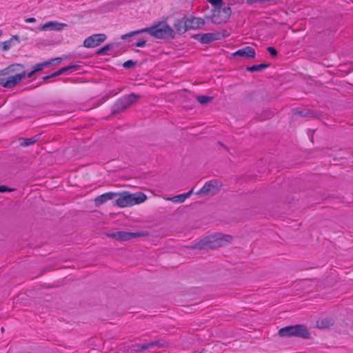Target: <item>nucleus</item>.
Segmentation results:
<instances>
[{"instance_id": "45", "label": "nucleus", "mask_w": 353, "mask_h": 353, "mask_svg": "<svg viewBox=\"0 0 353 353\" xmlns=\"http://www.w3.org/2000/svg\"><path fill=\"white\" fill-rule=\"evenodd\" d=\"M2 35V30H0V37Z\"/></svg>"}, {"instance_id": "30", "label": "nucleus", "mask_w": 353, "mask_h": 353, "mask_svg": "<svg viewBox=\"0 0 353 353\" xmlns=\"http://www.w3.org/2000/svg\"><path fill=\"white\" fill-rule=\"evenodd\" d=\"M137 63V61L128 60L123 63V67L128 69L132 68L136 65Z\"/></svg>"}, {"instance_id": "12", "label": "nucleus", "mask_w": 353, "mask_h": 353, "mask_svg": "<svg viewBox=\"0 0 353 353\" xmlns=\"http://www.w3.org/2000/svg\"><path fill=\"white\" fill-rule=\"evenodd\" d=\"M187 22H185V17L178 19L174 21L173 24L176 32L181 34L187 31Z\"/></svg>"}, {"instance_id": "41", "label": "nucleus", "mask_w": 353, "mask_h": 353, "mask_svg": "<svg viewBox=\"0 0 353 353\" xmlns=\"http://www.w3.org/2000/svg\"><path fill=\"white\" fill-rule=\"evenodd\" d=\"M34 73H35V72L34 70H32V71H30V72H28L27 74V77L28 78H30V77H32L34 75Z\"/></svg>"}, {"instance_id": "24", "label": "nucleus", "mask_w": 353, "mask_h": 353, "mask_svg": "<svg viewBox=\"0 0 353 353\" xmlns=\"http://www.w3.org/2000/svg\"><path fill=\"white\" fill-rule=\"evenodd\" d=\"M114 46V45L113 43H109V44H107L105 46H104L103 47L99 48V50H97V51L96 52V54L97 55H101V54H108L107 53V52L110 50H111L112 48H113Z\"/></svg>"}, {"instance_id": "32", "label": "nucleus", "mask_w": 353, "mask_h": 353, "mask_svg": "<svg viewBox=\"0 0 353 353\" xmlns=\"http://www.w3.org/2000/svg\"><path fill=\"white\" fill-rule=\"evenodd\" d=\"M266 50L272 57L274 58L277 56L278 52L274 48L270 46L268 47Z\"/></svg>"}, {"instance_id": "36", "label": "nucleus", "mask_w": 353, "mask_h": 353, "mask_svg": "<svg viewBox=\"0 0 353 353\" xmlns=\"http://www.w3.org/2000/svg\"><path fill=\"white\" fill-rule=\"evenodd\" d=\"M34 69L33 70L35 72L41 71L43 68L41 63H38L34 65Z\"/></svg>"}, {"instance_id": "46", "label": "nucleus", "mask_w": 353, "mask_h": 353, "mask_svg": "<svg viewBox=\"0 0 353 353\" xmlns=\"http://www.w3.org/2000/svg\"><path fill=\"white\" fill-rule=\"evenodd\" d=\"M200 353H203L202 351H200Z\"/></svg>"}, {"instance_id": "19", "label": "nucleus", "mask_w": 353, "mask_h": 353, "mask_svg": "<svg viewBox=\"0 0 353 353\" xmlns=\"http://www.w3.org/2000/svg\"><path fill=\"white\" fill-rule=\"evenodd\" d=\"M185 22H187V30L199 28V18L197 17L188 18L185 17Z\"/></svg>"}, {"instance_id": "23", "label": "nucleus", "mask_w": 353, "mask_h": 353, "mask_svg": "<svg viewBox=\"0 0 353 353\" xmlns=\"http://www.w3.org/2000/svg\"><path fill=\"white\" fill-rule=\"evenodd\" d=\"M40 134H37L32 137L30 138H23L22 140L23 141L21 142L20 145L21 146H29L30 145H32L35 143L39 138Z\"/></svg>"}, {"instance_id": "3", "label": "nucleus", "mask_w": 353, "mask_h": 353, "mask_svg": "<svg viewBox=\"0 0 353 353\" xmlns=\"http://www.w3.org/2000/svg\"><path fill=\"white\" fill-rule=\"evenodd\" d=\"M232 237L230 235L216 234L210 236H206L200 240V250L205 248L216 249L224 246L227 243L230 242Z\"/></svg>"}, {"instance_id": "31", "label": "nucleus", "mask_w": 353, "mask_h": 353, "mask_svg": "<svg viewBox=\"0 0 353 353\" xmlns=\"http://www.w3.org/2000/svg\"><path fill=\"white\" fill-rule=\"evenodd\" d=\"M64 68L66 69V72L70 71V70L77 71V70H79L81 68V66L79 65H77V64H74V65H70L65 66Z\"/></svg>"}, {"instance_id": "35", "label": "nucleus", "mask_w": 353, "mask_h": 353, "mask_svg": "<svg viewBox=\"0 0 353 353\" xmlns=\"http://www.w3.org/2000/svg\"><path fill=\"white\" fill-rule=\"evenodd\" d=\"M13 190L6 185H0V192H12Z\"/></svg>"}, {"instance_id": "14", "label": "nucleus", "mask_w": 353, "mask_h": 353, "mask_svg": "<svg viewBox=\"0 0 353 353\" xmlns=\"http://www.w3.org/2000/svg\"><path fill=\"white\" fill-rule=\"evenodd\" d=\"M215 32H208L200 34V43L203 44H209L212 41H217L219 37Z\"/></svg>"}, {"instance_id": "28", "label": "nucleus", "mask_w": 353, "mask_h": 353, "mask_svg": "<svg viewBox=\"0 0 353 353\" xmlns=\"http://www.w3.org/2000/svg\"><path fill=\"white\" fill-rule=\"evenodd\" d=\"M332 323H330V321L327 319H324L321 321H318V327L320 328L328 327Z\"/></svg>"}, {"instance_id": "8", "label": "nucleus", "mask_w": 353, "mask_h": 353, "mask_svg": "<svg viewBox=\"0 0 353 353\" xmlns=\"http://www.w3.org/2000/svg\"><path fill=\"white\" fill-rule=\"evenodd\" d=\"M107 39L103 33L94 34L83 41V46L87 48H93L100 46Z\"/></svg>"}, {"instance_id": "4", "label": "nucleus", "mask_w": 353, "mask_h": 353, "mask_svg": "<svg viewBox=\"0 0 353 353\" xmlns=\"http://www.w3.org/2000/svg\"><path fill=\"white\" fill-rule=\"evenodd\" d=\"M140 97L141 96L139 94L130 93L119 98L111 107V115H116L125 111L132 104L135 103Z\"/></svg>"}, {"instance_id": "42", "label": "nucleus", "mask_w": 353, "mask_h": 353, "mask_svg": "<svg viewBox=\"0 0 353 353\" xmlns=\"http://www.w3.org/2000/svg\"><path fill=\"white\" fill-rule=\"evenodd\" d=\"M204 24L205 21L203 19L200 18V29L201 28V26H204Z\"/></svg>"}, {"instance_id": "20", "label": "nucleus", "mask_w": 353, "mask_h": 353, "mask_svg": "<svg viewBox=\"0 0 353 353\" xmlns=\"http://www.w3.org/2000/svg\"><path fill=\"white\" fill-rule=\"evenodd\" d=\"M162 345L160 343L159 341H153L149 343H146L142 344L139 346V350H147L148 349L152 348L154 347H161Z\"/></svg>"}, {"instance_id": "39", "label": "nucleus", "mask_w": 353, "mask_h": 353, "mask_svg": "<svg viewBox=\"0 0 353 353\" xmlns=\"http://www.w3.org/2000/svg\"><path fill=\"white\" fill-rule=\"evenodd\" d=\"M223 0H207V1H212L216 5H221L222 4Z\"/></svg>"}, {"instance_id": "17", "label": "nucleus", "mask_w": 353, "mask_h": 353, "mask_svg": "<svg viewBox=\"0 0 353 353\" xmlns=\"http://www.w3.org/2000/svg\"><path fill=\"white\" fill-rule=\"evenodd\" d=\"M128 193L123 192L120 196L115 201L116 205L120 208H125L130 206V199Z\"/></svg>"}, {"instance_id": "9", "label": "nucleus", "mask_w": 353, "mask_h": 353, "mask_svg": "<svg viewBox=\"0 0 353 353\" xmlns=\"http://www.w3.org/2000/svg\"><path fill=\"white\" fill-rule=\"evenodd\" d=\"M68 25L63 23H59L58 21H52L44 23L40 28V30L46 31L48 30L59 31L63 28L67 27Z\"/></svg>"}, {"instance_id": "15", "label": "nucleus", "mask_w": 353, "mask_h": 353, "mask_svg": "<svg viewBox=\"0 0 353 353\" xmlns=\"http://www.w3.org/2000/svg\"><path fill=\"white\" fill-rule=\"evenodd\" d=\"M117 195H118L117 193H114V192H106L101 195H99L95 199L96 205H101L109 200H112V199L116 197Z\"/></svg>"}, {"instance_id": "6", "label": "nucleus", "mask_w": 353, "mask_h": 353, "mask_svg": "<svg viewBox=\"0 0 353 353\" xmlns=\"http://www.w3.org/2000/svg\"><path fill=\"white\" fill-rule=\"evenodd\" d=\"M107 236L116 239L119 241H125L132 239L145 236L148 233L143 232H129L125 231H118L106 234Z\"/></svg>"}, {"instance_id": "27", "label": "nucleus", "mask_w": 353, "mask_h": 353, "mask_svg": "<svg viewBox=\"0 0 353 353\" xmlns=\"http://www.w3.org/2000/svg\"><path fill=\"white\" fill-rule=\"evenodd\" d=\"M213 99L212 97L208 96H201L200 95V104L201 105H207L210 103Z\"/></svg>"}, {"instance_id": "11", "label": "nucleus", "mask_w": 353, "mask_h": 353, "mask_svg": "<svg viewBox=\"0 0 353 353\" xmlns=\"http://www.w3.org/2000/svg\"><path fill=\"white\" fill-rule=\"evenodd\" d=\"M128 195L129 197H130V206L141 203L144 202L147 199L146 195L141 192H138L133 194H128Z\"/></svg>"}, {"instance_id": "7", "label": "nucleus", "mask_w": 353, "mask_h": 353, "mask_svg": "<svg viewBox=\"0 0 353 353\" xmlns=\"http://www.w3.org/2000/svg\"><path fill=\"white\" fill-rule=\"evenodd\" d=\"M15 71H8L6 77L4 88H12L19 84L21 81L25 78L26 72L22 71L19 74H14Z\"/></svg>"}, {"instance_id": "38", "label": "nucleus", "mask_w": 353, "mask_h": 353, "mask_svg": "<svg viewBox=\"0 0 353 353\" xmlns=\"http://www.w3.org/2000/svg\"><path fill=\"white\" fill-rule=\"evenodd\" d=\"M43 67V68L46 66H48L50 64H52V61L50 60H48V61H44V62H42V63H40Z\"/></svg>"}, {"instance_id": "2", "label": "nucleus", "mask_w": 353, "mask_h": 353, "mask_svg": "<svg viewBox=\"0 0 353 353\" xmlns=\"http://www.w3.org/2000/svg\"><path fill=\"white\" fill-rule=\"evenodd\" d=\"M208 2L213 6L210 17L211 21L215 24L226 23L232 14L231 8L229 6H225L223 3L216 5L212 1Z\"/></svg>"}, {"instance_id": "29", "label": "nucleus", "mask_w": 353, "mask_h": 353, "mask_svg": "<svg viewBox=\"0 0 353 353\" xmlns=\"http://www.w3.org/2000/svg\"><path fill=\"white\" fill-rule=\"evenodd\" d=\"M215 33H216V34H218V36H217V37H219L218 40H221V39L227 38L230 35V33L225 29H223L220 32H215Z\"/></svg>"}, {"instance_id": "16", "label": "nucleus", "mask_w": 353, "mask_h": 353, "mask_svg": "<svg viewBox=\"0 0 353 353\" xmlns=\"http://www.w3.org/2000/svg\"><path fill=\"white\" fill-rule=\"evenodd\" d=\"M217 190V187L211 181L206 182L205 184L200 188V194H214L215 191Z\"/></svg>"}, {"instance_id": "10", "label": "nucleus", "mask_w": 353, "mask_h": 353, "mask_svg": "<svg viewBox=\"0 0 353 353\" xmlns=\"http://www.w3.org/2000/svg\"><path fill=\"white\" fill-rule=\"evenodd\" d=\"M234 57H241L245 58H254L255 50L250 46H246L242 49L238 50L233 54Z\"/></svg>"}, {"instance_id": "5", "label": "nucleus", "mask_w": 353, "mask_h": 353, "mask_svg": "<svg viewBox=\"0 0 353 353\" xmlns=\"http://www.w3.org/2000/svg\"><path fill=\"white\" fill-rule=\"evenodd\" d=\"M279 335L281 337L296 336L304 339L310 338V333L304 325L298 324L281 328Z\"/></svg>"}, {"instance_id": "33", "label": "nucleus", "mask_w": 353, "mask_h": 353, "mask_svg": "<svg viewBox=\"0 0 353 353\" xmlns=\"http://www.w3.org/2000/svg\"><path fill=\"white\" fill-rule=\"evenodd\" d=\"M264 1L276 3V0H247L246 3L250 5L253 3H262Z\"/></svg>"}, {"instance_id": "18", "label": "nucleus", "mask_w": 353, "mask_h": 353, "mask_svg": "<svg viewBox=\"0 0 353 353\" xmlns=\"http://www.w3.org/2000/svg\"><path fill=\"white\" fill-rule=\"evenodd\" d=\"M292 113L294 115L299 116L301 117H311L314 116V113L312 110L305 109L293 108Z\"/></svg>"}, {"instance_id": "21", "label": "nucleus", "mask_w": 353, "mask_h": 353, "mask_svg": "<svg viewBox=\"0 0 353 353\" xmlns=\"http://www.w3.org/2000/svg\"><path fill=\"white\" fill-rule=\"evenodd\" d=\"M270 66V63H261L258 65H253L247 68V70L251 72H261Z\"/></svg>"}, {"instance_id": "25", "label": "nucleus", "mask_w": 353, "mask_h": 353, "mask_svg": "<svg viewBox=\"0 0 353 353\" xmlns=\"http://www.w3.org/2000/svg\"><path fill=\"white\" fill-rule=\"evenodd\" d=\"M66 72V69L63 67L59 70H58L57 71L54 72H52V74H49V75H47V76H45L43 77V81H46L50 78H52V77H58L63 73Z\"/></svg>"}, {"instance_id": "26", "label": "nucleus", "mask_w": 353, "mask_h": 353, "mask_svg": "<svg viewBox=\"0 0 353 353\" xmlns=\"http://www.w3.org/2000/svg\"><path fill=\"white\" fill-rule=\"evenodd\" d=\"M14 39H16V40H18V36H13L9 40H7V41H4V42H3L1 43L2 44V50L3 51H7V50H8L11 48L12 42V40Z\"/></svg>"}, {"instance_id": "34", "label": "nucleus", "mask_w": 353, "mask_h": 353, "mask_svg": "<svg viewBox=\"0 0 353 353\" xmlns=\"http://www.w3.org/2000/svg\"><path fill=\"white\" fill-rule=\"evenodd\" d=\"M145 44H146V41L145 39H140L134 45L136 47L143 48V47H144L145 46Z\"/></svg>"}, {"instance_id": "43", "label": "nucleus", "mask_w": 353, "mask_h": 353, "mask_svg": "<svg viewBox=\"0 0 353 353\" xmlns=\"http://www.w3.org/2000/svg\"><path fill=\"white\" fill-rule=\"evenodd\" d=\"M194 37L195 39H199V34H196V35H194Z\"/></svg>"}, {"instance_id": "37", "label": "nucleus", "mask_w": 353, "mask_h": 353, "mask_svg": "<svg viewBox=\"0 0 353 353\" xmlns=\"http://www.w3.org/2000/svg\"><path fill=\"white\" fill-rule=\"evenodd\" d=\"M51 61H52V64H59L61 62L62 59L61 57H57L51 59Z\"/></svg>"}, {"instance_id": "13", "label": "nucleus", "mask_w": 353, "mask_h": 353, "mask_svg": "<svg viewBox=\"0 0 353 353\" xmlns=\"http://www.w3.org/2000/svg\"><path fill=\"white\" fill-rule=\"evenodd\" d=\"M20 67L23 68V65L21 64H12L10 66L7 67L6 68L0 70V85L4 87L5 81H6V77L8 74V71H16L17 68Z\"/></svg>"}, {"instance_id": "44", "label": "nucleus", "mask_w": 353, "mask_h": 353, "mask_svg": "<svg viewBox=\"0 0 353 353\" xmlns=\"http://www.w3.org/2000/svg\"><path fill=\"white\" fill-rule=\"evenodd\" d=\"M196 100L197 101H199V96H196Z\"/></svg>"}, {"instance_id": "40", "label": "nucleus", "mask_w": 353, "mask_h": 353, "mask_svg": "<svg viewBox=\"0 0 353 353\" xmlns=\"http://www.w3.org/2000/svg\"><path fill=\"white\" fill-rule=\"evenodd\" d=\"M26 23H34L36 21V19L34 17H30L25 19Z\"/></svg>"}, {"instance_id": "1", "label": "nucleus", "mask_w": 353, "mask_h": 353, "mask_svg": "<svg viewBox=\"0 0 353 353\" xmlns=\"http://www.w3.org/2000/svg\"><path fill=\"white\" fill-rule=\"evenodd\" d=\"M143 32H148L151 36L157 39H169L174 37V32L173 29L164 21L159 22L155 23L151 27L145 28L143 29L137 30L135 31L130 32L129 33L123 34L121 39L125 40L136 34H139Z\"/></svg>"}, {"instance_id": "22", "label": "nucleus", "mask_w": 353, "mask_h": 353, "mask_svg": "<svg viewBox=\"0 0 353 353\" xmlns=\"http://www.w3.org/2000/svg\"><path fill=\"white\" fill-rule=\"evenodd\" d=\"M192 190H190L185 194H178L172 198H169L168 199L174 203H182L185 201L186 198H188L192 194Z\"/></svg>"}]
</instances>
